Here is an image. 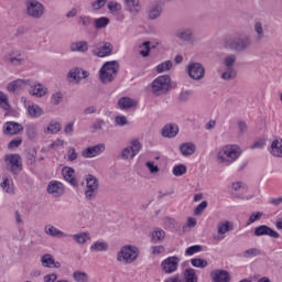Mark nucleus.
Wrapping results in <instances>:
<instances>
[{
    "mask_svg": "<svg viewBox=\"0 0 282 282\" xmlns=\"http://www.w3.org/2000/svg\"><path fill=\"white\" fill-rule=\"evenodd\" d=\"M241 153V148L237 144L225 145L217 153V162L218 164L230 166L232 162L239 160Z\"/></svg>",
    "mask_w": 282,
    "mask_h": 282,
    "instance_id": "f257e3e1",
    "label": "nucleus"
},
{
    "mask_svg": "<svg viewBox=\"0 0 282 282\" xmlns=\"http://www.w3.org/2000/svg\"><path fill=\"white\" fill-rule=\"evenodd\" d=\"M171 87H173L171 84V76L161 75L151 83L150 91L158 98L160 96H166V94L171 91Z\"/></svg>",
    "mask_w": 282,
    "mask_h": 282,
    "instance_id": "f03ea898",
    "label": "nucleus"
},
{
    "mask_svg": "<svg viewBox=\"0 0 282 282\" xmlns=\"http://www.w3.org/2000/svg\"><path fill=\"white\" fill-rule=\"evenodd\" d=\"M138 257H140V249L135 246L126 245L118 251L117 261L129 265L131 263H135V261H138Z\"/></svg>",
    "mask_w": 282,
    "mask_h": 282,
    "instance_id": "7ed1b4c3",
    "label": "nucleus"
},
{
    "mask_svg": "<svg viewBox=\"0 0 282 282\" xmlns=\"http://www.w3.org/2000/svg\"><path fill=\"white\" fill-rule=\"evenodd\" d=\"M224 46L232 52H246L252 46V39L250 35L229 37L225 41Z\"/></svg>",
    "mask_w": 282,
    "mask_h": 282,
    "instance_id": "20e7f679",
    "label": "nucleus"
},
{
    "mask_svg": "<svg viewBox=\"0 0 282 282\" xmlns=\"http://www.w3.org/2000/svg\"><path fill=\"white\" fill-rule=\"evenodd\" d=\"M120 64L118 61L106 62L99 70V78L104 85L112 83L113 78L118 76Z\"/></svg>",
    "mask_w": 282,
    "mask_h": 282,
    "instance_id": "39448f33",
    "label": "nucleus"
},
{
    "mask_svg": "<svg viewBox=\"0 0 282 282\" xmlns=\"http://www.w3.org/2000/svg\"><path fill=\"white\" fill-rule=\"evenodd\" d=\"M223 65L225 67V72L220 76L223 80H232L234 78H237V70L235 69V65H237V54L230 53L225 55Z\"/></svg>",
    "mask_w": 282,
    "mask_h": 282,
    "instance_id": "423d86ee",
    "label": "nucleus"
},
{
    "mask_svg": "<svg viewBox=\"0 0 282 282\" xmlns=\"http://www.w3.org/2000/svg\"><path fill=\"white\" fill-rule=\"evenodd\" d=\"M25 10L30 19L39 20L45 17V4L39 0H26Z\"/></svg>",
    "mask_w": 282,
    "mask_h": 282,
    "instance_id": "0eeeda50",
    "label": "nucleus"
},
{
    "mask_svg": "<svg viewBox=\"0 0 282 282\" xmlns=\"http://www.w3.org/2000/svg\"><path fill=\"white\" fill-rule=\"evenodd\" d=\"M4 164L7 171L12 175H19L23 171V159L20 154H7L4 155Z\"/></svg>",
    "mask_w": 282,
    "mask_h": 282,
    "instance_id": "6e6552de",
    "label": "nucleus"
},
{
    "mask_svg": "<svg viewBox=\"0 0 282 282\" xmlns=\"http://www.w3.org/2000/svg\"><path fill=\"white\" fill-rule=\"evenodd\" d=\"M98 188H100V183L98 178L91 174L86 176V188L85 197L88 202H94L98 197Z\"/></svg>",
    "mask_w": 282,
    "mask_h": 282,
    "instance_id": "1a4fd4ad",
    "label": "nucleus"
},
{
    "mask_svg": "<svg viewBox=\"0 0 282 282\" xmlns=\"http://www.w3.org/2000/svg\"><path fill=\"white\" fill-rule=\"evenodd\" d=\"M91 54L97 56V58H105L106 56H111L113 54V44L109 42H98L93 45Z\"/></svg>",
    "mask_w": 282,
    "mask_h": 282,
    "instance_id": "9d476101",
    "label": "nucleus"
},
{
    "mask_svg": "<svg viewBox=\"0 0 282 282\" xmlns=\"http://www.w3.org/2000/svg\"><path fill=\"white\" fill-rule=\"evenodd\" d=\"M187 75L192 80H204L206 76V68L199 62H192L187 65Z\"/></svg>",
    "mask_w": 282,
    "mask_h": 282,
    "instance_id": "9b49d317",
    "label": "nucleus"
},
{
    "mask_svg": "<svg viewBox=\"0 0 282 282\" xmlns=\"http://www.w3.org/2000/svg\"><path fill=\"white\" fill-rule=\"evenodd\" d=\"M163 282H199L197 272L193 268L185 269L183 278L180 275H172L165 279Z\"/></svg>",
    "mask_w": 282,
    "mask_h": 282,
    "instance_id": "f8f14e48",
    "label": "nucleus"
},
{
    "mask_svg": "<svg viewBox=\"0 0 282 282\" xmlns=\"http://www.w3.org/2000/svg\"><path fill=\"white\" fill-rule=\"evenodd\" d=\"M140 149H142V143L138 140H133L130 145L121 151L120 159L131 161L140 153Z\"/></svg>",
    "mask_w": 282,
    "mask_h": 282,
    "instance_id": "ddd939ff",
    "label": "nucleus"
},
{
    "mask_svg": "<svg viewBox=\"0 0 282 282\" xmlns=\"http://www.w3.org/2000/svg\"><path fill=\"white\" fill-rule=\"evenodd\" d=\"M180 268V258L177 256L167 257L161 262V270L165 274H173Z\"/></svg>",
    "mask_w": 282,
    "mask_h": 282,
    "instance_id": "4468645a",
    "label": "nucleus"
},
{
    "mask_svg": "<svg viewBox=\"0 0 282 282\" xmlns=\"http://www.w3.org/2000/svg\"><path fill=\"white\" fill-rule=\"evenodd\" d=\"M4 61L11 65V67H21V65H25V56H23L20 51H11L7 53Z\"/></svg>",
    "mask_w": 282,
    "mask_h": 282,
    "instance_id": "2eb2a0df",
    "label": "nucleus"
},
{
    "mask_svg": "<svg viewBox=\"0 0 282 282\" xmlns=\"http://www.w3.org/2000/svg\"><path fill=\"white\" fill-rule=\"evenodd\" d=\"M69 83H80L84 78H89V73L80 67H74L67 73Z\"/></svg>",
    "mask_w": 282,
    "mask_h": 282,
    "instance_id": "dca6fc26",
    "label": "nucleus"
},
{
    "mask_svg": "<svg viewBox=\"0 0 282 282\" xmlns=\"http://www.w3.org/2000/svg\"><path fill=\"white\" fill-rule=\"evenodd\" d=\"M29 85H32V79H15L7 85V91L14 94V91H23Z\"/></svg>",
    "mask_w": 282,
    "mask_h": 282,
    "instance_id": "f3484780",
    "label": "nucleus"
},
{
    "mask_svg": "<svg viewBox=\"0 0 282 282\" xmlns=\"http://www.w3.org/2000/svg\"><path fill=\"white\" fill-rule=\"evenodd\" d=\"M105 143H98L97 145H91L82 151V158L91 159L105 153Z\"/></svg>",
    "mask_w": 282,
    "mask_h": 282,
    "instance_id": "a211bd4d",
    "label": "nucleus"
},
{
    "mask_svg": "<svg viewBox=\"0 0 282 282\" xmlns=\"http://www.w3.org/2000/svg\"><path fill=\"white\" fill-rule=\"evenodd\" d=\"M30 90L29 94L30 96H34L35 98H43L44 96H47V87L41 83H34L31 79V85H29Z\"/></svg>",
    "mask_w": 282,
    "mask_h": 282,
    "instance_id": "6ab92c4d",
    "label": "nucleus"
},
{
    "mask_svg": "<svg viewBox=\"0 0 282 282\" xmlns=\"http://www.w3.org/2000/svg\"><path fill=\"white\" fill-rule=\"evenodd\" d=\"M253 235L254 237H272V239H279V237H281V235H279L276 230L268 227V225H261L259 227H256Z\"/></svg>",
    "mask_w": 282,
    "mask_h": 282,
    "instance_id": "aec40b11",
    "label": "nucleus"
},
{
    "mask_svg": "<svg viewBox=\"0 0 282 282\" xmlns=\"http://www.w3.org/2000/svg\"><path fill=\"white\" fill-rule=\"evenodd\" d=\"M46 191L48 195H52L53 197H62V195H65V186L58 181H51Z\"/></svg>",
    "mask_w": 282,
    "mask_h": 282,
    "instance_id": "412c9836",
    "label": "nucleus"
},
{
    "mask_svg": "<svg viewBox=\"0 0 282 282\" xmlns=\"http://www.w3.org/2000/svg\"><path fill=\"white\" fill-rule=\"evenodd\" d=\"M175 37L178 39V41H183L185 43H193L195 35L193 33V29L183 28L176 30Z\"/></svg>",
    "mask_w": 282,
    "mask_h": 282,
    "instance_id": "4be33fe9",
    "label": "nucleus"
},
{
    "mask_svg": "<svg viewBox=\"0 0 282 282\" xmlns=\"http://www.w3.org/2000/svg\"><path fill=\"white\" fill-rule=\"evenodd\" d=\"M23 131V126L14 121H8L3 126L4 135H19Z\"/></svg>",
    "mask_w": 282,
    "mask_h": 282,
    "instance_id": "5701e85b",
    "label": "nucleus"
},
{
    "mask_svg": "<svg viewBox=\"0 0 282 282\" xmlns=\"http://www.w3.org/2000/svg\"><path fill=\"white\" fill-rule=\"evenodd\" d=\"M234 228H235V225L232 224V221L226 220V221L218 223L217 225L218 236L216 237V239L218 241H221V239H225L226 232H230V230H232Z\"/></svg>",
    "mask_w": 282,
    "mask_h": 282,
    "instance_id": "b1692460",
    "label": "nucleus"
},
{
    "mask_svg": "<svg viewBox=\"0 0 282 282\" xmlns=\"http://www.w3.org/2000/svg\"><path fill=\"white\" fill-rule=\"evenodd\" d=\"M210 279L213 282H229L230 272L221 269H216L210 272Z\"/></svg>",
    "mask_w": 282,
    "mask_h": 282,
    "instance_id": "393cba45",
    "label": "nucleus"
},
{
    "mask_svg": "<svg viewBox=\"0 0 282 282\" xmlns=\"http://www.w3.org/2000/svg\"><path fill=\"white\" fill-rule=\"evenodd\" d=\"M41 263L43 268H61V262L54 260V256L45 253L41 257Z\"/></svg>",
    "mask_w": 282,
    "mask_h": 282,
    "instance_id": "a878e982",
    "label": "nucleus"
},
{
    "mask_svg": "<svg viewBox=\"0 0 282 282\" xmlns=\"http://www.w3.org/2000/svg\"><path fill=\"white\" fill-rule=\"evenodd\" d=\"M0 188H2L3 193H7L8 195H14V183L12 182V177L3 175Z\"/></svg>",
    "mask_w": 282,
    "mask_h": 282,
    "instance_id": "bb28decb",
    "label": "nucleus"
},
{
    "mask_svg": "<svg viewBox=\"0 0 282 282\" xmlns=\"http://www.w3.org/2000/svg\"><path fill=\"white\" fill-rule=\"evenodd\" d=\"M44 232H45V235H48L50 237H56L57 239H65V238L69 237L68 234H65V231H61V229H58L52 225L45 226Z\"/></svg>",
    "mask_w": 282,
    "mask_h": 282,
    "instance_id": "cd10ccee",
    "label": "nucleus"
},
{
    "mask_svg": "<svg viewBox=\"0 0 282 282\" xmlns=\"http://www.w3.org/2000/svg\"><path fill=\"white\" fill-rule=\"evenodd\" d=\"M180 133V128L175 123H167L162 128L163 138H175Z\"/></svg>",
    "mask_w": 282,
    "mask_h": 282,
    "instance_id": "c85d7f7f",
    "label": "nucleus"
},
{
    "mask_svg": "<svg viewBox=\"0 0 282 282\" xmlns=\"http://www.w3.org/2000/svg\"><path fill=\"white\" fill-rule=\"evenodd\" d=\"M89 51V43L87 41H77L70 43V52H79L80 54H85Z\"/></svg>",
    "mask_w": 282,
    "mask_h": 282,
    "instance_id": "c756f323",
    "label": "nucleus"
},
{
    "mask_svg": "<svg viewBox=\"0 0 282 282\" xmlns=\"http://www.w3.org/2000/svg\"><path fill=\"white\" fill-rule=\"evenodd\" d=\"M124 6L131 14H138L142 10V4L140 0H124Z\"/></svg>",
    "mask_w": 282,
    "mask_h": 282,
    "instance_id": "7c9ffc66",
    "label": "nucleus"
},
{
    "mask_svg": "<svg viewBox=\"0 0 282 282\" xmlns=\"http://www.w3.org/2000/svg\"><path fill=\"white\" fill-rule=\"evenodd\" d=\"M180 151L182 155L188 158L189 155H193L195 151H197V147L193 142H186L180 145Z\"/></svg>",
    "mask_w": 282,
    "mask_h": 282,
    "instance_id": "2f4dec72",
    "label": "nucleus"
},
{
    "mask_svg": "<svg viewBox=\"0 0 282 282\" xmlns=\"http://www.w3.org/2000/svg\"><path fill=\"white\" fill-rule=\"evenodd\" d=\"M79 246H85L87 241H91V235L87 231H82L70 236Z\"/></svg>",
    "mask_w": 282,
    "mask_h": 282,
    "instance_id": "473e14b6",
    "label": "nucleus"
},
{
    "mask_svg": "<svg viewBox=\"0 0 282 282\" xmlns=\"http://www.w3.org/2000/svg\"><path fill=\"white\" fill-rule=\"evenodd\" d=\"M270 153L274 158H282V140L281 139H275L272 141Z\"/></svg>",
    "mask_w": 282,
    "mask_h": 282,
    "instance_id": "72a5a7b5",
    "label": "nucleus"
},
{
    "mask_svg": "<svg viewBox=\"0 0 282 282\" xmlns=\"http://www.w3.org/2000/svg\"><path fill=\"white\" fill-rule=\"evenodd\" d=\"M253 32L256 34V40L257 41H263V39H265V29H264L263 23L261 21L254 22Z\"/></svg>",
    "mask_w": 282,
    "mask_h": 282,
    "instance_id": "f704fd0d",
    "label": "nucleus"
},
{
    "mask_svg": "<svg viewBox=\"0 0 282 282\" xmlns=\"http://www.w3.org/2000/svg\"><path fill=\"white\" fill-rule=\"evenodd\" d=\"M162 15V6L152 4L148 11V19L151 21H155V19H160Z\"/></svg>",
    "mask_w": 282,
    "mask_h": 282,
    "instance_id": "c9c22d12",
    "label": "nucleus"
},
{
    "mask_svg": "<svg viewBox=\"0 0 282 282\" xmlns=\"http://www.w3.org/2000/svg\"><path fill=\"white\" fill-rule=\"evenodd\" d=\"M28 113L31 118H41L45 115V111L39 105L32 104L28 106Z\"/></svg>",
    "mask_w": 282,
    "mask_h": 282,
    "instance_id": "e433bc0d",
    "label": "nucleus"
},
{
    "mask_svg": "<svg viewBox=\"0 0 282 282\" xmlns=\"http://www.w3.org/2000/svg\"><path fill=\"white\" fill-rule=\"evenodd\" d=\"M63 177L66 182H69L72 186H76V172L72 167H66L63 170Z\"/></svg>",
    "mask_w": 282,
    "mask_h": 282,
    "instance_id": "4c0bfd02",
    "label": "nucleus"
},
{
    "mask_svg": "<svg viewBox=\"0 0 282 282\" xmlns=\"http://www.w3.org/2000/svg\"><path fill=\"white\" fill-rule=\"evenodd\" d=\"M118 106L121 109H131V107H137L138 102L129 97H121L118 100Z\"/></svg>",
    "mask_w": 282,
    "mask_h": 282,
    "instance_id": "58836bf2",
    "label": "nucleus"
},
{
    "mask_svg": "<svg viewBox=\"0 0 282 282\" xmlns=\"http://www.w3.org/2000/svg\"><path fill=\"white\" fill-rule=\"evenodd\" d=\"M109 250V243L105 241H95L90 246V252H107Z\"/></svg>",
    "mask_w": 282,
    "mask_h": 282,
    "instance_id": "ea45409f",
    "label": "nucleus"
},
{
    "mask_svg": "<svg viewBox=\"0 0 282 282\" xmlns=\"http://www.w3.org/2000/svg\"><path fill=\"white\" fill-rule=\"evenodd\" d=\"M61 129H63V126L58 121H51L46 129H44V133L54 135L56 133H59Z\"/></svg>",
    "mask_w": 282,
    "mask_h": 282,
    "instance_id": "a19ab883",
    "label": "nucleus"
},
{
    "mask_svg": "<svg viewBox=\"0 0 282 282\" xmlns=\"http://www.w3.org/2000/svg\"><path fill=\"white\" fill-rule=\"evenodd\" d=\"M151 241L152 243H160V241H164V238L166 237V232L162 229H155L151 234Z\"/></svg>",
    "mask_w": 282,
    "mask_h": 282,
    "instance_id": "79ce46f5",
    "label": "nucleus"
},
{
    "mask_svg": "<svg viewBox=\"0 0 282 282\" xmlns=\"http://www.w3.org/2000/svg\"><path fill=\"white\" fill-rule=\"evenodd\" d=\"M171 69H173L172 61H165L156 66L158 74H164V72H171Z\"/></svg>",
    "mask_w": 282,
    "mask_h": 282,
    "instance_id": "37998d69",
    "label": "nucleus"
},
{
    "mask_svg": "<svg viewBox=\"0 0 282 282\" xmlns=\"http://www.w3.org/2000/svg\"><path fill=\"white\" fill-rule=\"evenodd\" d=\"M73 279L75 282H89V274L83 271H75L73 273Z\"/></svg>",
    "mask_w": 282,
    "mask_h": 282,
    "instance_id": "c03bdc74",
    "label": "nucleus"
},
{
    "mask_svg": "<svg viewBox=\"0 0 282 282\" xmlns=\"http://www.w3.org/2000/svg\"><path fill=\"white\" fill-rule=\"evenodd\" d=\"M77 25H79V28H89L91 25V17L79 15L77 18Z\"/></svg>",
    "mask_w": 282,
    "mask_h": 282,
    "instance_id": "a18cd8bd",
    "label": "nucleus"
},
{
    "mask_svg": "<svg viewBox=\"0 0 282 282\" xmlns=\"http://www.w3.org/2000/svg\"><path fill=\"white\" fill-rule=\"evenodd\" d=\"M0 107L4 111H10V101L8 100V95L3 91H0Z\"/></svg>",
    "mask_w": 282,
    "mask_h": 282,
    "instance_id": "49530a36",
    "label": "nucleus"
},
{
    "mask_svg": "<svg viewBox=\"0 0 282 282\" xmlns=\"http://www.w3.org/2000/svg\"><path fill=\"white\" fill-rule=\"evenodd\" d=\"M140 52L139 54L143 57L147 58V56H149L150 52H151V42L145 41L143 42L140 46ZM143 47V48H142Z\"/></svg>",
    "mask_w": 282,
    "mask_h": 282,
    "instance_id": "de8ad7c7",
    "label": "nucleus"
},
{
    "mask_svg": "<svg viewBox=\"0 0 282 282\" xmlns=\"http://www.w3.org/2000/svg\"><path fill=\"white\" fill-rule=\"evenodd\" d=\"M109 25V18L101 17L95 20L96 30H102V28H107Z\"/></svg>",
    "mask_w": 282,
    "mask_h": 282,
    "instance_id": "09e8293b",
    "label": "nucleus"
},
{
    "mask_svg": "<svg viewBox=\"0 0 282 282\" xmlns=\"http://www.w3.org/2000/svg\"><path fill=\"white\" fill-rule=\"evenodd\" d=\"M107 7L111 14H120V10H122V6L113 1L108 2Z\"/></svg>",
    "mask_w": 282,
    "mask_h": 282,
    "instance_id": "8fccbe9b",
    "label": "nucleus"
},
{
    "mask_svg": "<svg viewBox=\"0 0 282 282\" xmlns=\"http://www.w3.org/2000/svg\"><path fill=\"white\" fill-rule=\"evenodd\" d=\"M191 264L193 265V268H206L208 265V261L202 258H193L191 260Z\"/></svg>",
    "mask_w": 282,
    "mask_h": 282,
    "instance_id": "3c124183",
    "label": "nucleus"
},
{
    "mask_svg": "<svg viewBox=\"0 0 282 282\" xmlns=\"http://www.w3.org/2000/svg\"><path fill=\"white\" fill-rule=\"evenodd\" d=\"M172 173L175 175V177H182V175H185L186 173V167L184 164L175 165Z\"/></svg>",
    "mask_w": 282,
    "mask_h": 282,
    "instance_id": "603ef678",
    "label": "nucleus"
},
{
    "mask_svg": "<svg viewBox=\"0 0 282 282\" xmlns=\"http://www.w3.org/2000/svg\"><path fill=\"white\" fill-rule=\"evenodd\" d=\"M261 254V251L257 248L247 249L242 256L245 259H252V257H259Z\"/></svg>",
    "mask_w": 282,
    "mask_h": 282,
    "instance_id": "864d4df0",
    "label": "nucleus"
},
{
    "mask_svg": "<svg viewBox=\"0 0 282 282\" xmlns=\"http://www.w3.org/2000/svg\"><path fill=\"white\" fill-rule=\"evenodd\" d=\"M261 217H263L262 212L252 213L247 221V226L254 224V221H259L261 219Z\"/></svg>",
    "mask_w": 282,
    "mask_h": 282,
    "instance_id": "5fc2aeb1",
    "label": "nucleus"
},
{
    "mask_svg": "<svg viewBox=\"0 0 282 282\" xmlns=\"http://www.w3.org/2000/svg\"><path fill=\"white\" fill-rule=\"evenodd\" d=\"M197 252H202V246H199V245L188 247L185 250L186 257H193V254H197Z\"/></svg>",
    "mask_w": 282,
    "mask_h": 282,
    "instance_id": "6e6d98bb",
    "label": "nucleus"
},
{
    "mask_svg": "<svg viewBox=\"0 0 282 282\" xmlns=\"http://www.w3.org/2000/svg\"><path fill=\"white\" fill-rule=\"evenodd\" d=\"M51 102L55 106L61 105L63 102V93L56 91L51 96Z\"/></svg>",
    "mask_w": 282,
    "mask_h": 282,
    "instance_id": "4d7b16f0",
    "label": "nucleus"
},
{
    "mask_svg": "<svg viewBox=\"0 0 282 282\" xmlns=\"http://www.w3.org/2000/svg\"><path fill=\"white\" fill-rule=\"evenodd\" d=\"M26 134H28L29 140H35V138H36V126H34V124L26 126Z\"/></svg>",
    "mask_w": 282,
    "mask_h": 282,
    "instance_id": "13d9d810",
    "label": "nucleus"
},
{
    "mask_svg": "<svg viewBox=\"0 0 282 282\" xmlns=\"http://www.w3.org/2000/svg\"><path fill=\"white\" fill-rule=\"evenodd\" d=\"M34 162H36V150L32 149L26 154V164L32 166V164H34Z\"/></svg>",
    "mask_w": 282,
    "mask_h": 282,
    "instance_id": "bf43d9fd",
    "label": "nucleus"
},
{
    "mask_svg": "<svg viewBox=\"0 0 282 282\" xmlns=\"http://www.w3.org/2000/svg\"><path fill=\"white\" fill-rule=\"evenodd\" d=\"M102 127H105V120L100 118L96 119L91 124L93 131H102Z\"/></svg>",
    "mask_w": 282,
    "mask_h": 282,
    "instance_id": "052dcab7",
    "label": "nucleus"
},
{
    "mask_svg": "<svg viewBox=\"0 0 282 282\" xmlns=\"http://www.w3.org/2000/svg\"><path fill=\"white\" fill-rule=\"evenodd\" d=\"M21 144H23V139L21 137H18L9 142L8 149H19Z\"/></svg>",
    "mask_w": 282,
    "mask_h": 282,
    "instance_id": "680f3d73",
    "label": "nucleus"
},
{
    "mask_svg": "<svg viewBox=\"0 0 282 282\" xmlns=\"http://www.w3.org/2000/svg\"><path fill=\"white\" fill-rule=\"evenodd\" d=\"M180 102H188L191 100V90H182L178 95Z\"/></svg>",
    "mask_w": 282,
    "mask_h": 282,
    "instance_id": "e2e57ef3",
    "label": "nucleus"
},
{
    "mask_svg": "<svg viewBox=\"0 0 282 282\" xmlns=\"http://www.w3.org/2000/svg\"><path fill=\"white\" fill-rule=\"evenodd\" d=\"M115 123L117 124V127H124L129 124V120H127V117L124 116H117L115 118Z\"/></svg>",
    "mask_w": 282,
    "mask_h": 282,
    "instance_id": "0e129e2a",
    "label": "nucleus"
},
{
    "mask_svg": "<svg viewBox=\"0 0 282 282\" xmlns=\"http://www.w3.org/2000/svg\"><path fill=\"white\" fill-rule=\"evenodd\" d=\"M206 208H208V202L204 200L195 208L194 215H202Z\"/></svg>",
    "mask_w": 282,
    "mask_h": 282,
    "instance_id": "69168bd1",
    "label": "nucleus"
},
{
    "mask_svg": "<svg viewBox=\"0 0 282 282\" xmlns=\"http://www.w3.org/2000/svg\"><path fill=\"white\" fill-rule=\"evenodd\" d=\"M58 280V274L56 273H48L43 276L44 282H56Z\"/></svg>",
    "mask_w": 282,
    "mask_h": 282,
    "instance_id": "338daca9",
    "label": "nucleus"
},
{
    "mask_svg": "<svg viewBox=\"0 0 282 282\" xmlns=\"http://www.w3.org/2000/svg\"><path fill=\"white\" fill-rule=\"evenodd\" d=\"M164 246H153V247H151V252H152V254H154V256H158V254H163V252H164Z\"/></svg>",
    "mask_w": 282,
    "mask_h": 282,
    "instance_id": "774afa93",
    "label": "nucleus"
}]
</instances>
